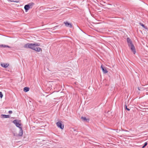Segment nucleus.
<instances>
[{"mask_svg":"<svg viewBox=\"0 0 148 148\" xmlns=\"http://www.w3.org/2000/svg\"><path fill=\"white\" fill-rule=\"evenodd\" d=\"M40 43H27L24 46V48L26 49H31L35 51L39 52L42 51V49L39 47H37V46H39Z\"/></svg>","mask_w":148,"mask_h":148,"instance_id":"nucleus-1","label":"nucleus"},{"mask_svg":"<svg viewBox=\"0 0 148 148\" xmlns=\"http://www.w3.org/2000/svg\"><path fill=\"white\" fill-rule=\"evenodd\" d=\"M34 5V3L31 2L25 5L24 8L25 12H27L29 10V9Z\"/></svg>","mask_w":148,"mask_h":148,"instance_id":"nucleus-2","label":"nucleus"},{"mask_svg":"<svg viewBox=\"0 0 148 148\" xmlns=\"http://www.w3.org/2000/svg\"><path fill=\"white\" fill-rule=\"evenodd\" d=\"M21 121L19 120L16 119L13 121V123L19 129L20 127H21V124L20 123Z\"/></svg>","mask_w":148,"mask_h":148,"instance_id":"nucleus-3","label":"nucleus"},{"mask_svg":"<svg viewBox=\"0 0 148 148\" xmlns=\"http://www.w3.org/2000/svg\"><path fill=\"white\" fill-rule=\"evenodd\" d=\"M129 47L130 48L131 51L134 52V54H135L136 53V51L135 47L133 44L129 46Z\"/></svg>","mask_w":148,"mask_h":148,"instance_id":"nucleus-4","label":"nucleus"},{"mask_svg":"<svg viewBox=\"0 0 148 148\" xmlns=\"http://www.w3.org/2000/svg\"><path fill=\"white\" fill-rule=\"evenodd\" d=\"M56 124L57 126L61 129H63L64 128V125H62V124L61 122H58L56 123Z\"/></svg>","mask_w":148,"mask_h":148,"instance_id":"nucleus-5","label":"nucleus"},{"mask_svg":"<svg viewBox=\"0 0 148 148\" xmlns=\"http://www.w3.org/2000/svg\"><path fill=\"white\" fill-rule=\"evenodd\" d=\"M64 23L66 27H69L70 28H71L72 27V25L71 23H68L67 21L64 22Z\"/></svg>","mask_w":148,"mask_h":148,"instance_id":"nucleus-6","label":"nucleus"},{"mask_svg":"<svg viewBox=\"0 0 148 148\" xmlns=\"http://www.w3.org/2000/svg\"><path fill=\"white\" fill-rule=\"evenodd\" d=\"M127 41L128 43V46L133 44L132 41L129 38H127Z\"/></svg>","mask_w":148,"mask_h":148,"instance_id":"nucleus-7","label":"nucleus"},{"mask_svg":"<svg viewBox=\"0 0 148 148\" xmlns=\"http://www.w3.org/2000/svg\"><path fill=\"white\" fill-rule=\"evenodd\" d=\"M1 66L3 67L4 68H7L9 65V64L7 63H3L1 64Z\"/></svg>","mask_w":148,"mask_h":148,"instance_id":"nucleus-8","label":"nucleus"},{"mask_svg":"<svg viewBox=\"0 0 148 148\" xmlns=\"http://www.w3.org/2000/svg\"><path fill=\"white\" fill-rule=\"evenodd\" d=\"M23 134V131L22 127H20L19 133L18 134V136H22Z\"/></svg>","mask_w":148,"mask_h":148,"instance_id":"nucleus-9","label":"nucleus"},{"mask_svg":"<svg viewBox=\"0 0 148 148\" xmlns=\"http://www.w3.org/2000/svg\"><path fill=\"white\" fill-rule=\"evenodd\" d=\"M101 68L102 70V71L104 73H106L108 72V71H107V70H106V69L105 68L103 67L102 65L101 66Z\"/></svg>","mask_w":148,"mask_h":148,"instance_id":"nucleus-10","label":"nucleus"},{"mask_svg":"<svg viewBox=\"0 0 148 148\" xmlns=\"http://www.w3.org/2000/svg\"><path fill=\"white\" fill-rule=\"evenodd\" d=\"M81 119L84 121H86L87 122H88L89 121V119H86L85 117L82 116L81 117Z\"/></svg>","mask_w":148,"mask_h":148,"instance_id":"nucleus-11","label":"nucleus"},{"mask_svg":"<svg viewBox=\"0 0 148 148\" xmlns=\"http://www.w3.org/2000/svg\"><path fill=\"white\" fill-rule=\"evenodd\" d=\"M1 117L2 118H9L10 117V116L9 115H5V114H1Z\"/></svg>","mask_w":148,"mask_h":148,"instance_id":"nucleus-12","label":"nucleus"},{"mask_svg":"<svg viewBox=\"0 0 148 148\" xmlns=\"http://www.w3.org/2000/svg\"><path fill=\"white\" fill-rule=\"evenodd\" d=\"M0 47H4V48H5V47H8L9 48H11V47L8 45H0Z\"/></svg>","mask_w":148,"mask_h":148,"instance_id":"nucleus-13","label":"nucleus"},{"mask_svg":"<svg viewBox=\"0 0 148 148\" xmlns=\"http://www.w3.org/2000/svg\"><path fill=\"white\" fill-rule=\"evenodd\" d=\"M29 88L27 87H25L23 89L24 91L25 92H27L29 90Z\"/></svg>","mask_w":148,"mask_h":148,"instance_id":"nucleus-14","label":"nucleus"},{"mask_svg":"<svg viewBox=\"0 0 148 148\" xmlns=\"http://www.w3.org/2000/svg\"><path fill=\"white\" fill-rule=\"evenodd\" d=\"M139 24L143 28H144L145 29H148L147 27L145 26L142 23H139Z\"/></svg>","mask_w":148,"mask_h":148,"instance_id":"nucleus-15","label":"nucleus"},{"mask_svg":"<svg viewBox=\"0 0 148 148\" xmlns=\"http://www.w3.org/2000/svg\"><path fill=\"white\" fill-rule=\"evenodd\" d=\"M147 142H145L144 145H143V146L142 147V148H144L147 145Z\"/></svg>","mask_w":148,"mask_h":148,"instance_id":"nucleus-16","label":"nucleus"},{"mask_svg":"<svg viewBox=\"0 0 148 148\" xmlns=\"http://www.w3.org/2000/svg\"><path fill=\"white\" fill-rule=\"evenodd\" d=\"M8 1H10V2H16V3H18L19 2V1H12V0H8Z\"/></svg>","mask_w":148,"mask_h":148,"instance_id":"nucleus-17","label":"nucleus"},{"mask_svg":"<svg viewBox=\"0 0 148 148\" xmlns=\"http://www.w3.org/2000/svg\"><path fill=\"white\" fill-rule=\"evenodd\" d=\"M3 97V95L1 92H0V97L2 98Z\"/></svg>","mask_w":148,"mask_h":148,"instance_id":"nucleus-18","label":"nucleus"},{"mask_svg":"<svg viewBox=\"0 0 148 148\" xmlns=\"http://www.w3.org/2000/svg\"><path fill=\"white\" fill-rule=\"evenodd\" d=\"M125 108L128 111H129L130 110V109H129V108H127V106H126V104L125 105Z\"/></svg>","mask_w":148,"mask_h":148,"instance_id":"nucleus-19","label":"nucleus"},{"mask_svg":"<svg viewBox=\"0 0 148 148\" xmlns=\"http://www.w3.org/2000/svg\"><path fill=\"white\" fill-rule=\"evenodd\" d=\"M12 113V111L11 110H10L8 111V113L10 114H11Z\"/></svg>","mask_w":148,"mask_h":148,"instance_id":"nucleus-20","label":"nucleus"}]
</instances>
